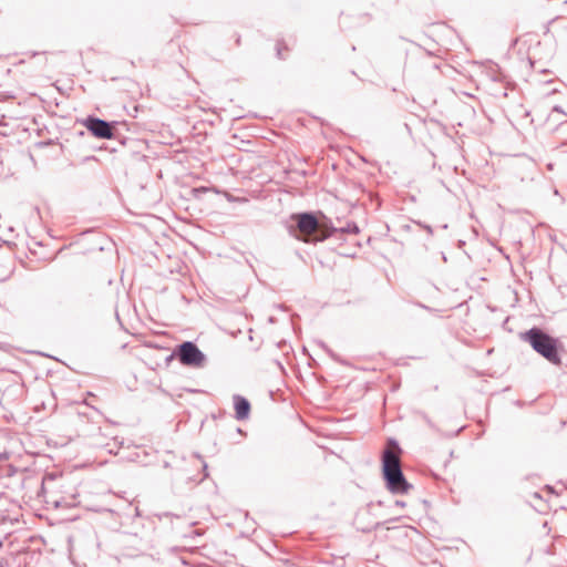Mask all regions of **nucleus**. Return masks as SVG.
<instances>
[{
  "mask_svg": "<svg viewBox=\"0 0 567 567\" xmlns=\"http://www.w3.org/2000/svg\"><path fill=\"white\" fill-rule=\"evenodd\" d=\"M172 481H174V482L190 481V477L187 475L184 466H177L175 468L174 475L172 476Z\"/></svg>",
  "mask_w": 567,
  "mask_h": 567,
  "instance_id": "1a4fd4ad",
  "label": "nucleus"
},
{
  "mask_svg": "<svg viewBox=\"0 0 567 567\" xmlns=\"http://www.w3.org/2000/svg\"><path fill=\"white\" fill-rule=\"evenodd\" d=\"M10 272H11V271L8 269V270L6 271V274L3 275V277H2V278H0V281H2V280H4V279H7V278L9 277V275H10Z\"/></svg>",
  "mask_w": 567,
  "mask_h": 567,
  "instance_id": "2eb2a0df",
  "label": "nucleus"
},
{
  "mask_svg": "<svg viewBox=\"0 0 567 567\" xmlns=\"http://www.w3.org/2000/svg\"><path fill=\"white\" fill-rule=\"evenodd\" d=\"M522 339L530 344V347L553 364H560L561 359L558 353L557 339L549 336L540 328L533 327L522 334Z\"/></svg>",
  "mask_w": 567,
  "mask_h": 567,
  "instance_id": "7ed1b4c3",
  "label": "nucleus"
},
{
  "mask_svg": "<svg viewBox=\"0 0 567 567\" xmlns=\"http://www.w3.org/2000/svg\"><path fill=\"white\" fill-rule=\"evenodd\" d=\"M423 227H424V229H426V230H427V233H429V234H432V233H433V230H432V227H431V226H429V225H424Z\"/></svg>",
  "mask_w": 567,
  "mask_h": 567,
  "instance_id": "f3484780",
  "label": "nucleus"
},
{
  "mask_svg": "<svg viewBox=\"0 0 567 567\" xmlns=\"http://www.w3.org/2000/svg\"><path fill=\"white\" fill-rule=\"evenodd\" d=\"M207 464L204 462L203 463V472H204V475L202 478L198 480V482H202L204 478L208 477V472H207Z\"/></svg>",
  "mask_w": 567,
  "mask_h": 567,
  "instance_id": "f8f14e48",
  "label": "nucleus"
},
{
  "mask_svg": "<svg viewBox=\"0 0 567 567\" xmlns=\"http://www.w3.org/2000/svg\"><path fill=\"white\" fill-rule=\"evenodd\" d=\"M395 506L404 507L405 503L403 501H395Z\"/></svg>",
  "mask_w": 567,
  "mask_h": 567,
  "instance_id": "4468645a",
  "label": "nucleus"
},
{
  "mask_svg": "<svg viewBox=\"0 0 567 567\" xmlns=\"http://www.w3.org/2000/svg\"><path fill=\"white\" fill-rule=\"evenodd\" d=\"M281 50H282V43L280 41L277 42V56L279 59H284L282 56V53H281Z\"/></svg>",
  "mask_w": 567,
  "mask_h": 567,
  "instance_id": "9b49d317",
  "label": "nucleus"
},
{
  "mask_svg": "<svg viewBox=\"0 0 567 567\" xmlns=\"http://www.w3.org/2000/svg\"><path fill=\"white\" fill-rule=\"evenodd\" d=\"M51 503L54 505L55 508H68L74 506L76 504V501L75 495H72L71 498H68L65 496L53 498Z\"/></svg>",
  "mask_w": 567,
  "mask_h": 567,
  "instance_id": "6e6552de",
  "label": "nucleus"
},
{
  "mask_svg": "<svg viewBox=\"0 0 567 567\" xmlns=\"http://www.w3.org/2000/svg\"><path fill=\"white\" fill-rule=\"evenodd\" d=\"M233 400L235 408V417L238 421H244L248 419L250 414V402L239 394H235L233 396Z\"/></svg>",
  "mask_w": 567,
  "mask_h": 567,
  "instance_id": "423d86ee",
  "label": "nucleus"
},
{
  "mask_svg": "<svg viewBox=\"0 0 567 567\" xmlns=\"http://www.w3.org/2000/svg\"><path fill=\"white\" fill-rule=\"evenodd\" d=\"M359 231H360L359 226L354 221H350L344 227H340V228H337V227H333L332 225H330L327 229V235H328V237H333L339 234L340 235H342V234L357 235V234H359Z\"/></svg>",
  "mask_w": 567,
  "mask_h": 567,
  "instance_id": "0eeeda50",
  "label": "nucleus"
},
{
  "mask_svg": "<svg viewBox=\"0 0 567 567\" xmlns=\"http://www.w3.org/2000/svg\"><path fill=\"white\" fill-rule=\"evenodd\" d=\"M0 248H4L9 256L12 255V248L8 241H4L3 245L0 244Z\"/></svg>",
  "mask_w": 567,
  "mask_h": 567,
  "instance_id": "9d476101",
  "label": "nucleus"
},
{
  "mask_svg": "<svg viewBox=\"0 0 567 567\" xmlns=\"http://www.w3.org/2000/svg\"><path fill=\"white\" fill-rule=\"evenodd\" d=\"M322 347L326 349V351L329 353V355H330L331 358H333L334 360H337L336 355L333 354V352H332L331 350L327 349L323 344H322Z\"/></svg>",
  "mask_w": 567,
  "mask_h": 567,
  "instance_id": "ddd939ff",
  "label": "nucleus"
},
{
  "mask_svg": "<svg viewBox=\"0 0 567 567\" xmlns=\"http://www.w3.org/2000/svg\"><path fill=\"white\" fill-rule=\"evenodd\" d=\"M116 122H107L100 117L90 115L83 121V125L95 137L110 140L114 136V125Z\"/></svg>",
  "mask_w": 567,
  "mask_h": 567,
  "instance_id": "39448f33",
  "label": "nucleus"
},
{
  "mask_svg": "<svg viewBox=\"0 0 567 567\" xmlns=\"http://www.w3.org/2000/svg\"><path fill=\"white\" fill-rule=\"evenodd\" d=\"M553 110L556 111V112H563L560 106H555Z\"/></svg>",
  "mask_w": 567,
  "mask_h": 567,
  "instance_id": "a211bd4d",
  "label": "nucleus"
},
{
  "mask_svg": "<svg viewBox=\"0 0 567 567\" xmlns=\"http://www.w3.org/2000/svg\"><path fill=\"white\" fill-rule=\"evenodd\" d=\"M163 466H164L165 468H168V467L171 466V464H169L167 461H165V462H164V464H163Z\"/></svg>",
  "mask_w": 567,
  "mask_h": 567,
  "instance_id": "6ab92c4d",
  "label": "nucleus"
},
{
  "mask_svg": "<svg viewBox=\"0 0 567 567\" xmlns=\"http://www.w3.org/2000/svg\"><path fill=\"white\" fill-rule=\"evenodd\" d=\"M83 161L84 162H86V161H96V157L93 156V155L92 156H86Z\"/></svg>",
  "mask_w": 567,
  "mask_h": 567,
  "instance_id": "dca6fc26",
  "label": "nucleus"
},
{
  "mask_svg": "<svg viewBox=\"0 0 567 567\" xmlns=\"http://www.w3.org/2000/svg\"><path fill=\"white\" fill-rule=\"evenodd\" d=\"M291 219L296 223L289 226L291 235L306 243L323 241L328 238L326 225L320 224L312 212L292 214Z\"/></svg>",
  "mask_w": 567,
  "mask_h": 567,
  "instance_id": "f03ea898",
  "label": "nucleus"
},
{
  "mask_svg": "<svg viewBox=\"0 0 567 567\" xmlns=\"http://www.w3.org/2000/svg\"><path fill=\"white\" fill-rule=\"evenodd\" d=\"M172 357H176L185 367L202 368L206 362L204 352L192 341H184L178 344Z\"/></svg>",
  "mask_w": 567,
  "mask_h": 567,
  "instance_id": "20e7f679",
  "label": "nucleus"
},
{
  "mask_svg": "<svg viewBox=\"0 0 567 567\" xmlns=\"http://www.w3.org/2000/svg\"><path fill=\"white\" fill-rule=\"evenodd\" d=\"M389 444L394 446V451L386 449L382 453V475L386 488L393 494H405L412 488L406 481L400 462V453L402 452L394 439H389Z\"/></svg>",
  "mask_w": 567,
  "mask_h": 567,
  "instance_id": "f257e3e1",
  "label": "nucleus"
}]
</instances>
